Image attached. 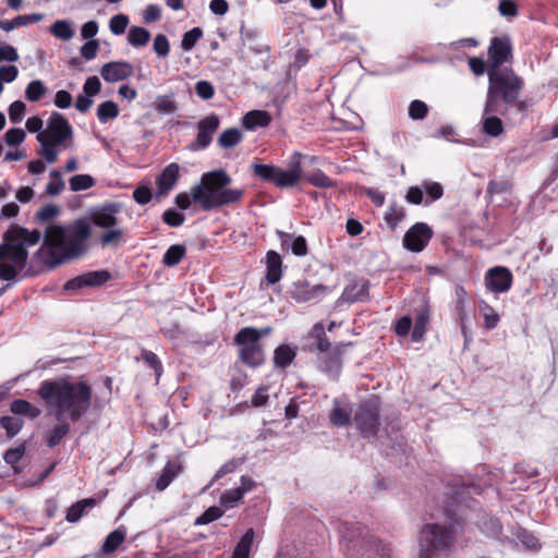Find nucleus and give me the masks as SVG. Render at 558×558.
I'll use <instances>...</instances> for the list:
<instances>
[{"label": "nucleus", "instance_id": "473e14b6", "mask_svg": "<svg viewBox=\"0 0 558 558\" xmlns=\"http://www.w3.org/2000/svg\"><path fill=\"white\" fill-rule=\"evenodd\" d=\"M70 420L57 421V425L51 428L47 436V445L50 448L56 447L60 444L63 437L70 432Z\"/></svg>", "mask_w": 558, "mask_h": 558}, {"label": "nucleus", "instance_id": "ea45409f", "mask_svg": "<svg viewBox=\"0 0 558 558\" xmlns=\"http://www.w3.org/2000/svg\"><path fill=\"white\" fill-rule=\"evenodd\" d=\"M150 39V33L141 26H132L129 29L128 43L133 47H144Z\"/></svg>", "mask_w": 558, "mask_h": 558}, {"label": "nucleus", "instance_id": "338daca9", "mask_svg": "<svg viewBox=\"0 0 558 558\" xmlns=\"http://www.w3.org/2000/svg\"><path fill=\"white\" fill-rule=\"evenodd\" d=\"M422 187L426 192L427 196L430 198V201H437L444 194V189L440 183L438 182H424L422 184Z\"/></svg>", "mask_w": 558, "mask_h": 558}, {"label": "nucleus", "instance_id": "c03bdc74", "mask_svg": "<svg viewBox=\"0 0 558 558\" xmlns=\"http://www.w3.org/2000/svg\"><path fill=\"white\" fill-rule=\"evenodd\" d=\"M185 247L181 244L171 245L163 254L162 263L168 267L178 265L185 255Z\"/></svg>", "mask_w": 558, "mask_h": 558}, {"label": "nucleus", "instance_id": "dca6fc26", "mask_svg": "<svg viewBox=\"0 0 558 558\" xmlns=\"http://www.w3.org/2000/svg\"><path fill=\"white\" fill-rule=\"evenodd\" d=\"M329 349L330 342L326 338L324 325L322 323L315 324L306 337H304L302 350L314 354H323Z\"/></svg>", "mask_w": 558, "mask_h": 558}, {"label": "nucleus", "instance_id": "c85d7f7f", "mask_svg": "<svg viewBox=\"0 0 558 558\" xmlns=\"http://www.w3.org/2000/svg\"><path fill=\"white\" fill-rule=\"evenodd\" d=\"M181 465L179 463L169 461L161 471L160 476L156 481V488L165 490L170 483L180 474Z\"/></svg>", "mask_w": 558, "mask_h": 558}, {"label": "nucleus", "instance_id": "0eeeda50", "mask_svg": "<svg viewBox=\"0 0 558 558\" xmlns=\"http://www.w3.org/2000/svg\"><path fill=\"white\" fill-rule=\"evenodd\" d=\"M122 211V204L117 202L105 203L94 207L89 211L92 223L106 230L100 236L102 246L117 245L123 238L124 231L119 227V215Z\"/></svg>", "mask_w": 558, "mask_h": 558}, {"label": "nucleus", "instance_id": "7ed1b4c3", "mask_svg": "<svg viewBox=\"0 0 558 558\" xmlns=\"http://www.w3.org/2000/svg\"><path fill=\"white\" fill-rule=\"evenodd\" d=\"M40 240L41 233L38 229L11 226L0 244V279L13 280L27 264V248L37 245Z\"/></svg>", "mask_w": 558, "mask_h": 558}, {"label": "nucleus", "instance_id": "09e8293b", "mask_svg": "<svg viewBox=\"0 0 558 558\" xmlns=\"http://www.w3.org/2000/svg\"><path fill=\"white\" fill-rule=\"evenodd\" d=\"M47 93V87L40 80H34L26 86L25 97L29 101H38Z\"/></svg>", "mask_w": 558, "mask_h": 558}, {"label": "nucleus", "instance_id": "20e7f679", "mask_svg": "<svg viewBox=\"0 0 558 558\" xmlns=\"http://www.w3.org/2000/svg\"><path fill=\"white\" fill-rule=\"evenodd\" d=\"M231 177L222 169L206 172L201 183L192 187V199L204 210L228 206L240 202L244 196L242 189H229Z\"/></svg>", "mask_w": 558, "mask_h": 558}, {"label": "nucleus", "instance_id": "a878e982", "mask_svg": "<svg viewBox=\"0 0 558 558\" xmlns=\"http://www.w3.org/2000/svg\"><path fill=\"white\" fill-rule=\"evenodd\" d=\"M266 279L268 283L275 284L282 277V259L281 256L275 252L269 251L266 255Z\"/></svg>", "mask_w": 558, "mask_h": 558}, {"label": "nucleus", "instance_id": "6e6552de", "mask_svg": "<svg viewBox=\"0 0 558 558\" xmlns=\"http://www.w3.org/2000/svg\"><path fill=\"white\" fill-rule=\"evenodd\" d=\"M301 153L294 151L289 160V169L284 170L274 165L254 163L253 172L256 177L277 187L287 189L295 186L302 177Z\"/></svg>", "mask_w": 558, "mask_h": 558}, {"label": "nucleus", "instance_id": "423d86ee", "mask_svg": "<svg viewBox=\"0 0 558 558\" xmlns=\"http://www.w3.org/2000/svg\"><path fill=\"white\" fill-rule=\"evenodd\" d=\"M73 138V129L69 121L59 112H52L47 126L39 132L36 140L39 143L38 154L47 163H54L60 151L68 147Z\"/></svg>", "mask_w": 558, "mask_h": 558}, {"label": "nucleus", "instance_id": "2f4dec72", "mask_svg": "<svg viewBox=\"0 0 558 558\" xmlns=\"http://www.w3.org/2000/svg\"><path fill=\"white\" fill-rule=\"evenodd\" d=\"M429 320V307L427 304H422L420 312L415 319V325L412 330V339L417 342L423 339L425 333L426 325Z\"/></svg>", "mask_w": 558, "mask_h": 558}, {"label": "nucleus", "instance_id": "4d7b16f0", "mask_svg": "<svg viewBox=\"0 0 558 558\" xmlns=\"http://www.w3.org/2000/svg\"><path fill=\"white\" fill-rule=\"evenodd\" d=\"M518 539L524 545L526 549L537 550L541 548L538 539L526 530H519L517 532Z\"/></svg>", "mask_w": 558, "mask_h": 558}, {"label": "nucleus", "instance_id": "e433bc0d", "mask_svg": "<svg viewBox=\"0 0 558 558\" xmlns=\"http://www.w3.org/2000/svg\"><path fill=\"white\" fill-rule=\"evenodd\" d=\"M331 425L337 427L347 426L351 421V412L341 408L337 399L333 400V409L329 414Z\"/></svg>", "mask_w": 558, "mask_h": 558}, {"label": "nucleus", "instance_id": "cd10ccee", "mask_svg": "<svg viewBox=\"0 0 558 558\" xmlns=\"http://www.w3.org/2000/svg\"><path fill=\"white\" fill-rule=\"evenodd\" d=\"M126 533V527L123 525L119 526L117 530L109 533L101 546V553L104 555L113 554L125 541Z\"/></svg>", "mask_w": 558, "mask_h": 558}, {"label": "nucleus", "instance_id": "aec40b11", "mask_svg": "<svg viewBox=\"0 0 558 558\" xmlns=\"http://www.w3.org/2000/svg\"><path fill=\"white\" fill-rule=\"evenodd\" d=\"M110 274L106 270L88 271L69 280L64 288L66 290H78L84 287H98L107 282Z\"/></svg>", "mask_w": 558, "mask_h": 558}, {"label": "nucleus", "instance_id": "c9c22d12", "mask_svg": "<svg viewBox=\"0 0 558 558\" xmlns=\"http://www.w3.org/2000/svg\"><path fill=\"white\" fill-rule=\"evenodd\" d=\"M478 311L484 319V327L487 330H492L497 327L499 323V315L493 306H490L486 301L481 300L478 302Z\"/></svg>", "mask_w": 558, "mask_h": 558}, {"label": "nucleus", "instance_id": "f3484780", "mask_svg": "<svg viewBox=\"0 0 558 558\" xmlns=\"http://www.w3.org/2000/svg\"><path fill=\"white\" fill-rule=\"evenodd\" d=\"M511 50L508 37H494L488 48L489 69H502L501 65L511 57Z\"/></svg>", "mask_w": 558, "mask_h": 558}, {"label": "nucleus", "instance_id": "5701e85b", "mask_svg": "<svg viewBox=\"0 0 558 558\" xmlns=\"http://www.w3.org/2000/svg\"><path fill=\"white\" fill-rule=\"evenodd\" d=\"M283 250H291L295 256H305L307 254V242L303 235L293 236L283 231H277Z\"/></svg>", "mask_w": 558, "mask_h": 558}, {"label": "nucleus", "instance_id": "bb28decb", "mask_svg": "<svg viewBox=\"0 0 558 558\" xmlns=\"http://www.w3.org/2000/svg\"><path fill=\"white\" fill-rule=\"evenodd\" d=\"M270 121L271 118L267 111L252 110L244 114L242 125L246 130H255L257 128L267 126Z\"/></svg>", "mask_w": 558, "mask_h": 558}, {"label": "nucleus", "instance_id": "1a4fd4ad", "mask_svg": "<svg viewBox=\"0 0 558 558\" xmlns=\"http://www.w3.org/2000/svg\"><path fill=\"white\" fill-rule=\"evenodd\" d=\"M451 542L452 534L449 529L427 523L418 533V558H434L438 553L449 549Z\"/></svg>", "mask_w": 558, "mask_h": 558}, {"label": "nucleus", "instance_id": "0e129e2a", "mask_svg": "<svg viewBox=\"0 0 558 558\" xmlns=\"http://www.w3.org/2000/svg\"><path fill=\"white\" fill-rule=\"evenodd\" d=\"M162 220L165 223H167L169 227H180L183 225L185 217L183 214L174 210V209H167L162 215Z\"/></svg>", "mask_w": 558, "mask_h": 558}, {"label": "nucleus", "instance_id": "9d476101", "mask_svg": "<svg viewBox=\"0 0 558 558\" xmlns=\"http://www.w3.org/2000/svg\"><path fill=\"white\" fill-rule=\"evenodd\" d=\"M267 327L258 330L254 327L242 328L234 337L235 343L240 347V359L243 363L251 367H257L264 362V352L259 343L264 335L270 332Z\"/></svg>", "mask_w": 558, "mask_h": 558}, {"label": "nucleus", "instance_id": "69168bd1", "mask_svg": "<svg viewBox=\"0 0 558 558\" xmlns=\"http://www.w3.org/2000/svg\"><path fill=\"white\" fill-rule=\"evenodd\" d=\"M242 462H243L242 459H231V460L227 461L216 472V474L214 476V481H218L219 478L223 477L225 475L234 472L242 464Z\"/></svg>", "mask_w": 558, "mask_h": 558}, {"label": "nucleus", "instance_id": "79ce46f5", "mask_svg": "<svg viewBox=\"0 0 558 558\" xmlns=\"http://www.w3.org/2000/svg\"><path fill=\"white\" fill-rule=\"evenodd\" d=\"M254 539L253 529H248L238 543L231 558H248Z\"/></svg>", "mask_w": 558, "mask_h": 558}, {"label": "nucleus", "instance_id": "2eb2a0df", "mask_svg": "<svg viewBox=\"0 0 558 558\" xmlns=\"http://www.w3.org/2000/svg\"><path fill=\"white\" fill-rule=\"evenodd\" d=\"M513 281L511 271L504 266H496L488 269L484 277V283L493 293H505L510 290Z\"/></svg>", "mask_w": 558, "mask_h": 558}, {"label": "nucleus", "instance_id": "de8ad7c7", "mask_svg": "<svg viewBox=\"0 0 558 558\" xmlns=\"http://www.w3.org/2000/svg\"><path fill=\"white\" fill-rule=\"evenodd\" d=\"M305 180L315 187L329 189L335 186V182L322 170H316L305 175Z\"/></svg>", "mask_w": 558, "mask_h": 558}, {"label": "nucleus", "instance_id": "8fccbe9b", "mask_svg": "<svg viewBox=\"0 0 558 558\" xmlns=\"http://www.w3.org/2000/svg\"><path fill=\"white\" fill-rule=\"evenodd\" d=\"M70 189L73 192L85 191L95 185V180L89 174H76L69 181Z\"/></svg>", "mask_w": 558, "mask_h": 558}, {"label": "nucleus", "instance_id": "680f3d73", "mask_svg": "<svg viewBox=\"0 0 558 558\" xmlns=\"http://www.w3.org/2000/svg\"><path fill=\"white\" fill-rule=\"evenodd\" d=\"M195 93L199 98L209 100L215 95V88L208 81H198L195 84Z\"/></svg>", "mask_w": 558, "mask_h": 558}, {"label": "nucleus", "instance_id": "6e6d98bb", "mask_svg": "<svg viewBox=\"0 0 558 558\" xmlns=\"http://www.w3.org/2000/svg\"><path fill=\"white\" fill-rule=\"evenodd\" d=\"M141 355L143 361L155 371V375L158 380L162 374V364L159 357L154 352L145 349L142 350Z\"/></svg>", "mask_w": 558, "mask_h": 558}, {"label": "nucleus", "instance_id": "a211bd4d", "mask_svg": "<svg viewBox=\"0 0 558 558\" xmlns=\"http://www.w3.org/2000/svg\"><path fill=\"white\" fill-rule=\"evenodd\" d=\"M327 291L323 284L310 286L305 280H298L291 284L288 294L298 303H305L316 300Z\"/></svg>", "mask_w": 558, "mask_h": 558}, {"label": "nucleus", "instance_id": "412c9836", "mask_svg": "<svg viewBox=\"0 0 558 558\" xmlns=\"http://www.w3.org/2000/svg\"><path fill=\"white\" fill-rule=\"evenodd\" d=\"M134 73L132 64L125 61H113L102 65L100 74L106 82L116 83L130 77Z\"/></svg>", "mask_w": 558, "mask_h": 558}, {"label": "nucleus", "instance_id": "c756f323", "mask_svg": "<svg viewBox=\"0 0 558 558\" xmlns=\"http://www.w3.org/2000/svg\"><path fill=\"white\" fill-rule=\"evenodd\" d=\"M96 504L97 502L94 498L78 500L68 509L65 515L66 521L70 523L80 521V519L84 515L85 510L95 507Z\"/></svg>", "mask_w": 558, "mask_h": 558}, {"label": "nucleus", "instance_id": "49530a36", "mask_svg": "<svg viewBox=\"0 0 558 558\" xmlns=\"http://www.w3.org/2000/svg\"><path fill=\"white\" fill-rule=\"evenodd\" d=\"M23 420L16 416H2L0 418V425L3 429H5L7 436L9 438L14 437L19 434V432L23 427Z\"/></svg>", "mask_w": 558, "mask_h": 558}, {"label": "nucleus", "instance_id": "e2e57ef3", "mask_svg": "<svg viewBox=\"0 0 558 558\" xmlns=\"http://www.w3.org/2000/svg\"><path fill=\"white\" fill-rule=\"evenodd\" d=\"M26 133L23 129L14 128L5 132L4 140L9 146H16L24 142Z\"/></svg>", "mask_w": 558, "mask_h": 558}, {"label": "nucleus", "instance_id": "774afa93", "mask_svg": "<svg viewBox=\"0 0 558 558\" xmlns=\"http://www.w3.org/2000/svg\"><path fill=\"white\" fill-rule=\"evenodd\" d=\"M485 525H486V533L492 536V537H495L499 541H504V538H501V532H502V526H501V523L498 519L496 518H489L486 522H485Z\"/></svg>", "mask_w": 558, "mask_h": 558}, {"label": "nucleus", "instance_id": "f257e3e1", "mask_svg": "<svg viewBox=\"0 0 558 558\" xmlns=\"http://www.w3.org/2000/svg\"><path fill=\"white\" fill-rule=\"evenodd\" d=\"M60 214L61 208L50 203L43 206L34 216V222L46 226L44 231H40L43 242L33 260L48 269L80 257L85 252V241L90 235V227L83 219L70 225L54 223Z\"/></svg>", "mask_w": 558, "mask_h": 558}, {"label": "nucleus", "instance_id": "3c124183", "mask_svg": "<svg viewBox=\"0 0 558 558\" xmlns=\"http://www.w3.org/2000/svg\"><path fill=\"white\" fill-rule=\"evenodd\" d=\"M243 495L239 489H228L220 497V506L225 509H232L240 504Z\"/></svg>", "mask_w": 558, "mask_h": 558}, {"label": "nucleus", "instance_id": "6ab92c4d", "mask_svg": "<svg viewBox=\"0 0 558 558\" xmlns=\"http://www.w3.org/2000/svg\"><path fill=\"white\" fill-rule=\"evenodd\" d=\"M351 345V342L338 343L335 345L330 354L319 361V371L326 374L329 378L337 379L341 373V355L345 348Z\"/></svg>", "mask_w": 558, "mask_h": 558}, {"label": "nucleus", "instance_id": "4468645a", "mask_svg": "<svg viewBox=\"0 0 558 558\" xmlns=\"http://www.w3.org/2000/svg\"><path fill=\"white\" fill-rule=\"evenodd\" d=\"M433 236V230L424 222H416L403 236V246L411 252H422Z\"/></svg>", "mask_w": 558, "mask_h": 558}, {"label": "nucleus", "instance_id": "052dcab7", "mask_svg": "<svg viewBox=\"0 0 558 558\" xmlns=\"http://www.w3.org/2000/svg\"><path fill=\"white\" fill-rule=\"evenodd\" d=\"M153 49L158 57L165 58L169 54L170 45L169 40L163 34L156 35L153 44Z\"/></svg>", "mask_w": 558, "mask_h": 558}, {"label": "nucleus", "instance_id": "4c0bfd02", "mask_svg": "<svg viewBox=\"0 0 558 558\" xmlns=\"http://www.w3.org/2000/svg\"><path fill=\"white\" fill-rule=\"evenodd\" d=\"M405 217V210L402 206L397 203H391L385 213V221L388 225L389 229L393 231L397 226L403 220Z\"/></svg>", "mask_w": 558, "mask_h": 558}, {"label": "nucleus", "instance_id": "f03ea898", "mask_svg": "<svg viewBox=\"0 0 558 558\" xmlns=\"http://www.w3.org/2000/svg\"><path fill=\"white\" fill-rule=\"evenodd\" d=\"M47 413L56 421L76 422L90 408L93 390L85 381H72L65 378L43 380L37 391Z\"/></svg>", "mask_w": 558, "mask_h": 558}, {"label": "nucleus", "instance_id": "a19ab883", "mask_svg": "<svg viewBox=\"0 0 558 558\" xmlns=\"http://www.w3.org/2000/svg\"><path fill=\"white\" fill-rule=\"evenodd\" d=\"M153 108L159 114H172L178 110V105L171 95H160L153 102Z\"/></svg>", "mask_w": 558, "mask_h": 558}, {"label": "nucleus", "instance_id": "b1692460", "mask_svg": "<svg viewBox=\"0 0 558 558\" xmlns=\"http://www.w3.org/2000/svg\"><path fill=\"white\" fill-rule=\"evenodd\" d=\"M368 296V282H352L348 284L341 296L340 301L343 303H354V302H363Z\"/></svg>", "mask_w": 558, "mask_h": 558}, {"label": "nucleus", "instance_id": "13d9d810", "mask_svg": "<svg viewBox=\"0 0 558 558\" xmlns=\"http://www.w3.org/2000/svg\"><path fill=\"white\" fill-rule=\"evenodd\" d=\"M428 107L422 100H413L409 106V117L412 120H422L427 116Z\"/></svg>", "mask_w": 558, "mask_h": 558}, {"label": "nucleus", "instance_id": "9b49d317", "mask_svg": "<svg viewBox=\"0 0 558 558\" xmlns=\"http://www.w3.org/2000/svg\"><path fill=\"white\" fill-rule=\"evenodd\" d=\"M354 422L361 434L366 437L376 435L379 422V402L376 397L369 398L360 404Z\"/></svg>", "mask_w": 558, "mask_h": 558}, {"label": "nucleus", "instance_id": "4be33fe9", "mask_svg": "<svg viewBox=\"0 0 558 558\" xmlns=\"http://www.w3.org/2000/svg\"><path fill=\"white\" fill-rule=\"evenodd\" d=\"M180 168L177 163L168 165L157 178L158 196L167 195L179 179Z\"/></svg>", "mask_w": 558, "mask_h": 558}, {"label": "nucleus", "instance_id": "f704fd0d", "mask_svg": "<svg viewBox=\"0 0 558 558\" xmlns=\"http://www.w3.org/2000/svg\"><path fill=\"white\" fill-rule=\"evenodd\" d=\"M50 33L64 41L72 39L75 35L73 24L68 20L56 21L50 27Z\"/></svg>", "mask_w": 558, "mask_h": 558}, {"label": "nucleus", "instance_id": "ddd939ff", "mask_svg": "<svg viewBox=\"0 0 558 558\" xmlns=\"http://www.w3.org/2000/svg\"><path fill=\"white\" fill-rule=\"evenodd\" d=\"M335 529L338 531L341 541L347 544V547L352 551L364 553L365 537L362 527L354 522L338 521L335 523Z\"/></svg>", "mask_w": 558, "mask_h": 558}, {"label": "nucleus", "instance_id": "39448f33", "mask_svg": "<svg viewBox=\"0 0 558 558\" xmlns=\"http://www.w3.org/2000/svg\"><path fill=\"white\" fill-rule=\"evenodd\" d=\"M488 89L485 102V114L501 113L499 99L507 105L517 102L523 88V81L511 68L488 69Z\"/></svg>", "mask_w": 558, "mask_h": 558}, {"label": "nucleus", "instance_id": "393cba45", "mask_svg": "<svg viewBox=\"0 0 558 558\" xmlns=\"http://www.w3.org/2000/svg\"><path fill=\"white\" fill-rule=\"evenodd\" d=\"M454 296H456L454 312L460 322L461 332L466 341L468 340V328L465 326V319L468 317V314H466L468 293L462 286H457L454 289Z\"/></svg>", "mask_w": 558, "mask_h": 558}, {"label": "nucleus", "instance_id": "a18cd8bd", "mask_svg": "<svg viewBox=\"0 0 558 558\" xmlns=\"http://www.w3.org/2000/svg\"><path fill=\"white\" fill-rule=\"evenodd\" d=\"M488 113L483 116V131L490 136H498L504 132V125L499 118Z\"/></svg>", "mask_w": 558, "mask_h": 558}, {"label": "nucleus", "instance_id": "5fc2aeb1", "mask_svg": "<svg viewBox=\"0 0 558 558\" xmlns=\"http://www.w3.org/2000/svg\"><path fill=\"white\" fill-rule=\"evenodd\" d=\"M129 23L130 20L128 15L122 13L113 15L109 21L110 32L114 35H122L125 32Z\"/></svg>", "mask_w": 558, "mask_h": 558}, {"label": "nucleus", "instance_id": "7c9ffc66", "mask_svg": "<svg viewBox=\"0 0 558 558\" xmlns=\"http://www.w3.org/2000/svg\"><path fill=\"white\" fill-rule=\"evenodd\" d=\"M10 410L15 415H26L29 418H36L41 414V410L24 399L12 401Z\"/></svg>", "mask_w": 558, "mask_h": 558}, {"label": "nucleus", "instance_id": "58836bf2", "mask_svg": "<svg viewBox=\"0 0 558 558\" xmlns=\"http://www.w3.org/2000/svg\"><path fill=\"white\" fill-rule=\"evenodd\" d=\"M295 357V351L287 344L279 345L274 353L275 365L281 368L287 367Z\"/></svg>", "mask_w": 558, "mask_h": 558}, {"label": "nucleus", "instance_id": "864d4df0", "mask_svg": "<svg viewBox=\"0 0 558 558\" xmlns=\"http://www.w3.org/2000/svg\"><path fill=\"white\" fill-rule=\"evenodd\" d=\"M203 31L199 27H193L191 31L186 32L181 41V47L184 51H190L194 48L198 39L202 37Z\"/></svg>", "mask_w": 558, "mask_h": 558}, {"label": "nucleus", "instance_id": "f8f14e48", "mask_svg": "<svg viewBox=\"0 0 558 558\" xmlns=\"http://www.w3.org/2000/svg\"><path fill=\"white\" fill-rule=\"evenodd\" d=\"M220 126V118L210 113L196 123L197 134L193 142L187 145L191 151L206 149L213 142V136Z\"/></svg>", "mask_w": 558, "mask_h": 558}, {"label": "nucleus", "instance_id": "37998d69", "mask_svg": "<svg viewBox=\"0 0 558 558\" xmlns=\"http://www.w3.org/2000/svg\"><path fill=\"white\" fill-rule=\"evenodd\" d=\"M119 116V107L116 102L107 100L101 102L97 108V118L100 123H107Z\"/></svg>", "mask_w": 558, "mask_h": 558}, {"label": "nucleus", "instance_id": "72a5a7b5", "mask_svg": "<svg viewBox=\"0 0 558 558\" xmlns=\"http://www.w3.org/2000/svg\"><path fill=\"white\" fill-rule=\"evenodd\" d=\"M243 138L242 132L238 128H230L221 132L217 140L218 146L221 148H233Z\"/></svg>", "mask_w": 558, "mask_h": 558}, {"label": "nucleus", "instance_id": "bf43d9fd", "mask_svg": "<svg viewBox=\"0 0 558 558\" xmlns=\"http://www.w3.org/2000/svg\"><path fill=\"white\" fill-rule=\"evenodd\" d=\"M26 106L23 101L16 100L9 107V119L12 123H20L25 114Z\"/></svg>", "mask_w": 558, "mask_h": 558}, {"label": "nucleus", "instance_id": "603ef678", "mask_svg": "<svg viewBox=\"0 0 558 558\" xmlns=\"http://www.w3.org/2000/svg\"><path fill=\"white\" fill-rule=\"evenodd\" d=\"M223 514V510L221 507L213 506L209 507L206 511H204L199 517L195 520V525H204L214 522L219 519Z\"/></svg>", "mask_w": 558, "mask_h": 558}]
</instances>
